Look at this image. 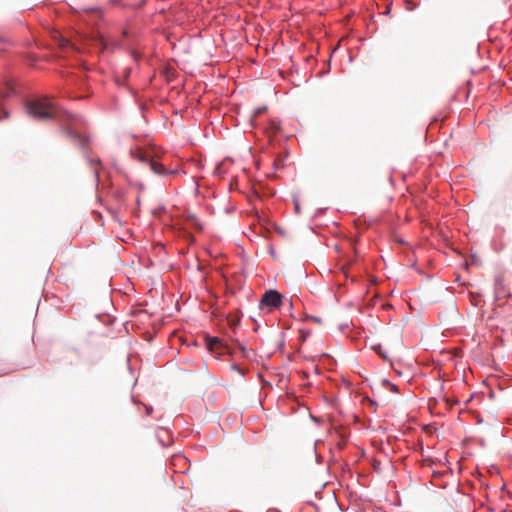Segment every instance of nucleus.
Masks as SVG:
<instances>
[{
    "instance_id": "1",
    "label": "nucleus",
    "mask_w": 512,
    "mask_h": 512,
    "mask_svg": "<svg viewBox=\"0 0 512 512\" xmlns=\"http://www.w3.org/2000/svg\"><path fill=\"white\" fill-rule=\"evenodd\" d=\"M26 112L35 120H55L60 122L66 135L82 150L90 167L94 170L95 175L98 176V167L101 166V161L88 156L90 150L89 137L72 128V126L82 123V119L78 115L63 110L52 99L47 97H40L29 101L26 104Z\"/></svg>"
},
{
    "instance_id": "2",
    "label": "nucleus",
    "mask_w": 512,
    "mask_h": 512,
    "mask_svg": "<svg viewBox=\"0 0 512 512\" xmlns=\"http://www.w3.org/2000/svg\"><path fill=\"white\" fill-rule=\"evenodd\" d=\"M131 156L134 159H137L138 161L142 163H147L150 167V169L158 175H165L168 173L166 168L159 162L153 160L150 158L148 154L143 152L140 148L131 149L130 151Z\"/></svg>"
},
{
    "instance_id": "3",
    "label": "nucleus",
    "mask_w": 512,
    "mask_h": 512,
    "mask_svg": "<svg viewBox=\"0 0 512 512\" xmlns=\"http://www.w3.org/2000/svg\"><path fill=\"white\" fill-rule=\"evenodd\" d=\"M282 295L276 290L266 291L260 299V307H268L270 309L280 308L282 305Z\"/></svg>"
},
{
    "instance_id": "4",
    "label": "nucleus",
    "mask_w": 512,
    "mask_h": 512,
    "mask_svg": "<svg viewBox=\"0 0 512 512\" xmlns=\"http://www.w3.org/2000/svg\"><path fill=\"white\" fill-rule=\"evenodd\" d=\"M219 344H220V339L217 337H210L207 339V346L211 350L214 349Z\"/></svg>"
},
{
    "instance_id": "5",
    "label": "nucleus",
    "mask_w": 512,
    "mask_h": 512,
    "mask_svg": "<svg viewBox=\"0 0 512 512\" xmlns=\"http://www.w3.org/2000/svg\"><path fill=\"white\" fill-rule=\"evenodd\" d=\"M88 16L91 18V19L87 20L89 23L93 22V24L98 25V23L96 21L94 22V18L100 19L101 15H100L99 11H93Z\"/></svg>"
},
{
    "instance_id": "6",
    "label": "nucleus",
    "mask_w": 512,
    "mask_h": 512,
    "mask_svg": "<svg viewBox=\"0 0 512 512\" xmlns=\"http://www.w3.org/2000/svg\"><path fill=\"white\" fill-rule=\"evenodd\" d=\"M385 383L387 384V386L389 387V389L394 392V393H398V388L396 385L390 383L389 381L385 380Z\"/></svg>"
},
{
    "instance_id": "7",
    "label": "nucleus",
    "mask_w": 512,
    "mask_h": 512,
    "mask_svg": "<svg viewBox=\"0 0 512 512\" xmlns=\"http://www.w3.org/2000/svg\"><path fill=\"white\" fill-rule=\"evenodd\" d=\"M272 124H273V127H274L275 130L279 129V125L277 123L273 122Z\"/></svg>"
},
{
    "instance_id": "8",
    "label": "nucleus",
    "mask_w": 512,
    "mask_h": 512,
    "mask_svg": "<svg viewBox=\"0 0 512 512\" xmlns=\"http://www.w3.org/2000/svg\"><path fill=\"white\" fill-rule=\"evenodd\" d=\"M152 411V408H147V415H149Z\"/></svg>"
}]
</instances>
